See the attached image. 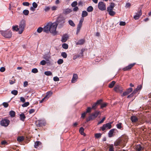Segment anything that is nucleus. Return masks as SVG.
Listing matches in <instances>:
<instances>
[{
	"mask_svg": "<svg viewBox=\"0 0 151 151\" xmlns=\"http://www.w3.org/2000/svg\"><path fill=\"white\" fill-rule=\"evenodd\" d=\"M26 26V21L24 19H22L19 23V27L17 25H16L12 27V29L14 31L17 32L19 31V33L20 34L24 30Z\"/></svg>",
	"mask_w": 151,
	"mask_h": 151,
	"instance_id": "1",
	"label": "nucleus"
},
{
	"mask_svg": "<svg viewBox=\"0 0 151 151\" xmlns=\"http://www.w3.org/2000/svg\"><path fill=\"white\" fill-rule=\"evenodd\" d=\"M65 22V19L64 17L63 16H59L55 22H56L57 26L58 25V27L61 28L62 27Z\"/></svg>",
	"mask_w": 151,
	"mask_h": 151,
	"instance_id": "2",
	"label": "nucleus"
},
{
	"mask_svg": "<svg viewBox=\"0 0 151 151\" xmlns=\"http://www.w3.org/2000/svg\"><path fill=\"white\" fill-rule=\"evenodd\" d=\"M1 35L4 37L8 38H10L12 36V32L10 30L0 31Z\"/></svg>",
	"mask_w": 151,
	"mask_h": 151,
	"instance_id": "3",
	"label": "nucleus"
},
{
	"mask_svg": "<svg viewBox=\"0 0 151 151\" xmlns=\"http://www.w3.org/2000/svg\"><path fill=\"white\" fill-rule=\"evenodd\" d=\"M50 32L52 34H56V29L57 26L56 22L53 23L50 22Z\"/></svg>",
	"mask_w": 151,
	"mask_h": 151,
	"instance_id": "4",
	"label": "nucleus"
},
{
	"mask_svg": "<svg viewBox=\"0 0 151 151\" xmlns=\"http://www.w3.org/2000/svg\"><path fill=\"white\" fill-rule=\"evenodd\" d=\"M10 122V121L6 119H4L1 120L0 122V124L2 126L7 127Z\"/></svg>",
	"mask_w": 151,
	"mask_h": 151,
	"instance_id": "5",
	"label": "nucleus"
},
{
	"mask_svg": "<svg viewBox=\"0 0 151 151\" xmlns=\"http://www.w3.org/2000/svg\"><path fill=\"white\" fill-rule=\"evenodd\" d=\"M112 123V122H110L103 125V126L101 127L102 131H104L106 129H110L112 127L111 124Z\"/></svg>",
	"mask_w": 151,
	"mask_h": 151,
	"instance_id": "6",
	"label": "nucleus"
},
{
	"mask_svg": "<svg viewBox=\"0 0 151 151\" xmlns=\"http://www.w3.org/2000/svg\"><path fill=\"white\" fill-rule=\"evenodd\" d=\"M98 8L101 11H104L106 9V5L105 3L101 1L99 2L98 4Z\"/></svg>",
	"mask_w": 151,
	"mask_h": 151,
	"instance_id": "7",
	"label": "nucleus"
},
{
	"mask_svg": "<svg viewBox=\"0 0 151 151\" xmlns=\"http://www.w3.org/2000/svg\"><path fill=\"white\" fill-rule=\"evenodd\" d=\"M100 112L97 111H95L93 113H92L89 116L90 118L93 120L96 119L100 114Z\"/></svg>",
	"mask_w": 151,
	"mask_h": 151,
	"instance_id": "8",
	"label": "nucleus"
},
{
	"mask_svg": "<svg viewBox=\"0 0 151 151\" xmlns=\"http://www.w3.org/2000/svg\"><path fill=\"white\" fill-rule=\"evenodd\" d=\"M83 20L84 19L83 18L82 19H81L79 21V23L77 26V31L76 32V34L77 35L80 32L81 28L82 27Z\"/></svg>",
	"mask_w": 151,
	"mask_h": 151,
	"instance_id": "9",
	"label": "nucleus"
},
{
	"mask_svg": "<svg viewBox=\"0 0 151 151\" xmlns=\"http://www.w3.org/2000/svg\"><path fill=\"white\" fill-rule=\"evenodd\" d=\"M114 90L117 92L122 93L123 89L122 87L119 85H116L114 88Z\"/></svg>",
	"mask_w": 151,
	"mask_h": 151,
	"instance_id": "10",
	"label": "nucleus"
},
{
	"mask_svg": "<svg viewBox=\"0 0 151 151\" xmlns=\"http://www.w3.org/2000/svg\"><path fill=\"white\" fill-rule=\"evenodd\" d=\"M135 64V63H134L129 65L128 66L123 68L122 70L124 71H126L130 70Z\"/></svg>",
	"mask_w": 151,
	"mask_h": 151,
	"instance_id": "11",
	"label": "nucleus"
},
{
	"mask_svg": "<svg viewBox=\"0 0 151 151\" xmlns=\"http://www.w3.org/2000/svg\"><path fill=\"white\" fill-rule=\"evenodd\" d=\"M50 22L47 24L43 28V31L44 32L46 33H48L50 31Z\"/></svg>",
	"mask_w": 151,
	"mask_h": 151,
	"instance_id": "12",
	"label": "nucleus"
},
{
	"mask_svg": "<svg viewBox=\"0 0 151 151\" xmlns=\"http://www.w3.org/2000/svg\"><path fill=\"white\" fill-rule=\"evenodd\" d=\"M133 91V89L131 88H130L126 90V91L124 92L123 93V96H125L127 95L131 92Z\"/></svg>",
	"mask_w": 151,
	"mask_h": 151,
	"instance_id": "13",
	"label": "nucleus"
},
{
	"mask_svg": "<svg viewBox=\"0 0 151 151\" xmlns=\"http://www.w3.org/2000/svg\"><path fill=\"white\" fill-rule=\"evenodd\" d=\"M42 145L41 142L39 141H36L35 143L34 147L36 148L38 147L40 148L42 147Z\"/></svg>",
	"mask_w": 151,
	"mask_h": 151,
	"instance_id": "14",
	"label": "nucleus"
},
{
	"mask_svg": "<svg viewBox=\"0 0 151 151\" xmlns=\"http://www.w3.org/2000/svg\"><path fill=\"white\" fill-rule=\"evenodd\" d=\"M142 14V10L140 9L139 10V13L136 14L134 16V18L135 20H137L139 19L140 16Z\"/></svg>",
	"mask_w": 151,
	"mask_h": 151,
	"instance_id": "15",
	"label": "nucleus"
},
{
	"mask_svg": "<svg viewBox=\"0 0 151 151\" xmlns=\"http://www.w3.org/2000/svg\"><path fill=\"white\" fill-rule=\"evenodd\" d=\"M117 130L115 129H111L109 132L108 133V137H111L114 136L113 134L115 130Z\"/></svg>",
	"mask_w": 151,
	"mask_h": 151,
	"instance_id": "16",
	"label": "nucleus"
},
{
	"mask_svg": "<svg viewBox=\"0 0 151 151\" xmlns=\"http://www.w3.org/2000/svg\"><path fill=\"white\" fill-rule=\"evenodd\" d=\"M78 77V76L76 74H74L71 80V82L72 83H75L77 81Z\"/></svg>",
	"mask_w": 151,
	"mask_h": 151,
	"instance_id": "17",
	"label": "nucleus"
},
{
	"mask_svg": "<svg viewBox=\"0 0 151 151\" xmlns=\"http://www.w3.org/2000/svg\"><path fill=\"white\" fill-rule=\"evenodd\" d=\"M68 35H63L62 37L61 41L62 42H65L68 40Z\"/></svg>",
	"mask_w": 151,
	"mask_h": 151,
	"instance_id": "18",
	"label": "nucleus"
},
{
	"mask_svg": "<svg viewBox=\"0 0 151 151\" xmlns=\"http://www.w3.org/2000/svg\"><path fill=\"white\" fill-rule=\"evenodd\" d=\"M131 120L132 122L134 123L138 121V119L136 116H132L131 117Z\"/></svg>",
	"mask_w": 151,
	"mask_h": 151,
	"instance_id": "19",
	"label": "nucleus"
},
{
	"mask_svg": "<svg viewBox=\"0 0 151 151\" xmlns=\"http://www.w3.org/2000/svg\"><path fill=\"white\" fill-rule=\"evenodd\" d=\"M135 149L137 151H141L144 149V148L142 147L140 145H136Z\"/></svg>",
	"mask_w": 151,
	"mask_h": 151,
	"instance_id": "20",
	"label": "nucleus"
},
{
	"mask_svg": "<svg viewBox=\"0 0 151 151\" xmlns=\"http://www.w3.org/2000/svg\"><path fill=\"white\" fill-rule=\"evenodd\" d=\"M72 12L71 9L69 8H67L64 10L63 13L65 14H67Z\"/></svg>",
	"mask_w": 151,
	"mask_h": 151,
	"instance_id": "21",
	"label": "nucleus"
},
{
	"mask_svg": "<svg viewBox=\"0 0 151 151\" xmlns=\"http://www.w3.org/2000/svg\"><path fill=\"white\" fill-rule=\"evenodd\" d=\"M85 42L84 39H81L79 40L76 43V45H82Z\"/></svg>",
	"mask_w": 151,
	"mask_h": 151,
	"instance_id": "22",
	"label": "nucleus"
},
{
	"mask_svg": "<svg viewBox=\"0 0 151 151\" xmlns=\"http://www.w3.org/2000/svg\"><path fill=\"white\" fill-rule=\"evenodd\" d=\"M19 118L21 120L24 122L26 118V116L23 113H22L19 115Z\"/></svg>",
	"mask_w": 151,
	"mask_h": 151,
	"instance_id": "23",
	"label": "nucleus"
},
{
	"mask_svg": "<svg viewBox=\"0 0 151 151\" xmlns=\"http://www.w3.org/2000/svg\"><path fill=\"white\" fill-rule=\"evenodd\" d=\"M52 94V92L51 91L47 92L46 93V95L45 97V98L48 99L50 97Z\"/></svg>",
	"mask_w": 151,
	"mask_h": 151,
	"instance_id": "24",
	"label": "nucleus"
},
{
	"mask_svg": "<svg viewBox=\"0 0 151 151\" xmlns=\"http://www.w3.org/2000/svg\"><path fill=\"white\" fill-rule=\"evenodd\" d=\"M9 114L11 117H14L15 116V112L14 111L11 110L9 112Z\"/></svg>",
	"mask_w": 151,
	"mask_h": 151,
	"instance_id": "25",
	"label": "nucleus"
},
{
	"mask_svg": "<svg viewBox=\"0 0 151 151\" xmlns=\"http://www.w3.org/2000/svg\"><path fill=\"white\" fill-rule=\"evenodd\" d=\"M115 83V81H113L109 84L108 87H109V88H112L114 86Z\"/></svg>",
	"mask_w": 151,
	"mask_h": 151,
	"instance_id": "26",
	"label": "nucleus"
},
{
	"mask_svg": "<svg viewBox=\"0 0 151 151\" xmlns=\"http://www.w3.org/2000/svg\"><path fill=\"white\" fill-rule=\"evenodd\" d=\"M121 141L120 139H118L116 140L114 142V145L115 146H118L120 145L121 143Z\"/></svg>",
	"mask_w": 151,
	"mask_h": 151,
	"instance_id": "27",
	"label": "nucleus"
},
{
	"mask_svg": "<svg viewBox=\"0 0 151 151\" xmlns=\"http://www.w3.org/2000/svg\"><path fill=\"white\" fill-rule=\"evenodd\" d=\"M88 15V12L86 11H83L82 12V17L83 18L86 17Z\"/></svg>",
	"mask_w": 151,
	"mask_h": 151,
	"instance_id": "28",
	"label": "nucleus"
},
{
	"mask_svg": "<svg viewBox=\"0 0 151 151\" xmlns=\"http://www.w3.org/2000/svg\"><path fill=\"white\" fill-rule=\"evenodd\" d=\"M93 8L92 6H89L87 9V11L88 12H91L93 11Z\"/></svg>",
	"mask_w": 151,
	"mask_h": 151,
	"instance_id": "29",
	"label": "nucleus"
},
{
	"mask_svg": "<svg viewBox=\"0 0 151 151\" xmlns=\"http://www.w3.org/2000/svg\"><path fill=\"white\" fill-rule=\"evenodd\" d=\"M84 129L83 127H81L79 129V132L81 135L85 136V134L84 132Z\"/></svg>",
	"mask_w": 151,
	"mask_h": 151,
	"instance_id": "30",
	"label": "nucleus"
},
{
	"mask_svg": "<svg viewBox=\"0 0 151 151\" xmlns=\"http://www.w3.org/2000/svg\"><path fill=\"white\" fill-rule=\"evenodd\" d=\"M102 134L101 133H96L95 134V137L97 139L100 138H101Z\"/></svg>",
	"mask_w": 151,
	"mask_h": 151,
	"instance_id": "31",
	"label": "nucleus"
},
{
	"mask_svg": "<svg viewBox=\"0 0 151 151\" xmlns=\"http://www.w3.org/2000/svg\"><path fill=\"white\" fill-rule=\"evenodd\" d=\"M45 75L47 76H50L52 75V73L50 71H46L44 72Z\"/></svg>",
	"mask_w": 151,
	"mask_h": 151,
	"instance_id": "32",
	"label": "nucleus"
},
{
	"mask_svg": "<svg viewBox=\"0 0 151 151\" xmlns=\"http://www.w3.org/2000/svg\"><path fill=\"white\" fill-rule=\"evenodd\" d=\"M17 140L18 142H22L24 140V137L23 136L19 137L17 138Z\"/></svg>",
	"mask_w": 151,
	"mask_h": 151,
	"instance_id": "33",
	"label": "nucleus"
},
{
	"mask_svg": "<svg viewBox=\"0 0 151 151\" xmlns=\"http://www.w3.org/2000/svg\"><path fill=\"white\" fill-rule=\"evenodd\" d=\"M109 14L111 16H114L115 14L116 13L113 10L109 11L108 12Z\"/></svg>",
	"mask_w": 151,
	"mask_h": 151,
	"instance_id": "34",
	"label": "nucleus"
},
{
	"mask_svg": "<svg viewBox=\"0 0 151 151\" xmlns=\"http://www.w3.org/2000/svg\"><path fill=\"white\" fill-rule=\"evenodd\" d=\"M69 24L71 26L73 27H75V24L71 20H70L68 21Z\"/></svg>",
	"mask_w": 151,
	"mask_h": 151,
	"instance_id": "35",
	"label": "nucleus"
},
{
	"mask_svg": "<svg viewBox=\"0 0 151 151\" xmlns=\"http://www.w3.org/2000/svg\"><path fill=\"white\" fill-rule=\"evenodd\" d=\"M61 56L63 57L64 58H66L67 57V53L65 52H62L61 53Z\"/></svg>",
	"mask_w": 151,
	"mask_h": 151,
	"instance_id": "36",
	"label": "nucleus"
},
{
	"mask_svg": "<svg viewBox=\"0 0 151 151\" xmlns=\"http://www.w3.org/2000/svg\"><path fill=\"white\" fill-rule=\"evenodd\" d=\"M29 11L28 10L25 9L24 10L23 12V14L25 15H27L29 14Z\"/></svg>",
	"mask_w": 151,
	"mask_h": 151,
	"instance_id": "37",
	"label": "nucleus"
},
{
	"mask_svg": "<svg viewBox=\"0 0 151 151\" xmlns=\"http://www.w3.org/2000/svg\"><path fill=\"white\" fill-rule=\"evenodd\" d=\"M62 47L64 49H67L68 48V45L66 43H64L62 44Z\"/></svg>",
	"mask_w": 151,
	"mask_h": 151,
	"instance_id": "38",
	"label": "nucleus"
},
{
	"mask_svg": "<svg viewBox=\"0 0 151 151\" xmlns=\"http://www.w3.org/2000/svg\"><path fill=\"white\" fill-rule=\"evenodd\" d=\"M97 106H98V105L96 104V103H94L92 105V106L91 108L92 109H94V110H95L97 108Z\"/></svg>",
	"mask_w": 151,
	"mask_h": 151,
	"instance_id": "39",
	"label": "nucleus"
},
{
	"mask_svg": "<svg viewBox=\"0 0 151 151\" xmlns=\"http://www.w3.org/2000/svg\"><path fill=\"white\" fill-rule=\"evenodd\" d=\"M92 109L90 107H88L86 109V111L85 112V113L86 114L87 113H90L91 111V109Z\"/></svg>",
	"mask_w": 151,
	"mask_h": 151,
	"instance_id": "40",
	"label": "nucleus"
},
{
	"mask_svg": "<svg viewBox=\"0 0 151 151\" xmlns=\"http://www.w3.org/2000/svg\"><path fill=\"white\" fill-rule=\"evenodd\" d=\"M18 93V91L16 90H13L11 91V93L14 95H17Z\"/></svg>",
	"mask_w": 151,
	"mask_h": 151,
	"instance_id": "41",
	"label": "nucleus"
},
{
	"mask_svg": "<svg viewBox=\"0 0 151 151\" xmlns=\"http://www.w3.org/2000/svg\"><path fill=\"white\" fill-rule=\"evenodd\" d=\"M43 29L42 27H39L37 30V31L38 32L40 33L43 30Z\"/></svg>",
	"mask_w": 151,
	"mask_h": 151,
	"instance_id": "42",
	"label": "nucleus"
},
{
	"mask_svg": "<svg viewBox=\"0 0 151 151\" xmlns=\"http://www.w3.org/2000/svg\"><path fill=\"white\" fill-rule=\"evenodd\" d=\"M77 2L76 1H74L71 4L72 7H74L76 6L77 5Z\"/></svg>",
	"mask_w": 151,
	"mask_h": 151,
	"instance_id": "43",
	"label": "nucleus"
},
{
	"mask_svg": "<svg viewBox=\"0 0 151 151\" xmlns=\"http://www.w3.org/2000/svg\"><path fill=\"white\" fill-rule=\"evenodd\" d=\"M29 103L28 102H27L24 103L22 105V106L23 107H26L27 106L29 105Z\"/></svg>",
	"mask_w": 151,
	"mask_h": 151,
	"instance_id": "44",
	"label": "nucleus"
},
{
	"mask_svg": "<svg viewBox=\"0 0 151 151\" xmlns=\"http://www.w3.org/2000/svg\"><path fill=\"white\" fill-rule=\"evenodd\" d=\"M63 62V60L61 59H59L57 61L59 65L62 64Z\"/></svg>",
	"mask_w": 151,
	"mask_h": 151,
	"instance_id": "45",
	"label": "nucleus"
},
{
	"mask_svg": "<svg viewBox=\"0 0 151 151\" xmlns=\"http://www.w3.org/2000/svg\"><path fill=\"white\" fill-rule=\"evenodd\" d=\"M38 72V70L37 68H34L32 69V72L35 73Z\"/></svg>",
	"mask_w": 151,
	"mask_h": 151,
	"instance_id": "46",
	"label": "nucleus"
},
{
	"mask_svg": "<svg viewBox=\"0 0 151 151\" xmlns=\"http://www.w3.org/2000/svg\"><path fill=\"white\" fill-rule=\"evenodd\" d=\"M142 86L141 85H138L137 88L135 89L136 90H137L138 91H139L140 90L142 89Z\"/></svg>",
	"mask_w": 151,
	"mask_h": 151,
	"instance_id": "47",
	"label": "nucleus"
},
{
	"mask_svg": "<svg viewBox=\"0 0 151 151\" xmlns=\"http://www.w3.org/2000/svg\"><path fill=\"white\" fill-rule=\"evenodd\" d=\"M122 123H120L117 124L116 125V126L118 129H121V128H122Z\"/></svg>",
	"mask_w": 151,
	"mask_h": 151,
	"instance_id": "48",
	"label": "nucleus"
},
{
	"mask_svg": "<svg viewBox=\"0 0 151 151\" xmlns=\"http://www.w3.org/2000/svg\"><path fill=\"white\" fill-rule=\"evenodd\" d=\"M102 101V100L101 99L98 100L96 103L98 106L101 104Z\"/></svg>",
	"mask_w": 151,
	"mask_h": 151,
	"instance_id": "49",
	"label": "nucleus"
},
{
	"mask_svg": "<svg viewBox=\"0 0 151 151\" xmlns=\"http://www.w3.org/2000/svg\"><path fill=\"white\" fill-rule=\"evenodd\" d=\"M2 105L5 108H7L9 106L8 103L5 102H3L2 103Z\"/></svg>",
	"mask_w": 151,
	"mask_h": 151,
	"instance_id": "50",
	"label": "nucleus"
},
{
	"mask_svg": "<svg viewBox=\"0 0 151 151\" xmlns=\"http://www.w3.org/2000/svg\"><path fill=\"white\" fill-rule=\"evenodd\" d=\"M50 9V7L49 6H46L44 9L45 12H47Z\"/></svg>",
	"mask_w": 151,
	"mask_h": 151,
	"instance_id": "51",
	"label": "nucleus"
},
{
	"mask_svg": "<svg viewBox=\"0 0 151 151\" xmlns=\"http://www.w3.org/2000/svg\"><path fill=\"white\" fill-rule=\"evenodd\" d=\"M79 57H81L80 55L79 54H77L75 55H74L73 57V59L75 60L77 58H78Z\"/></svg>",
	"mask_w": 151,
	"mask_h": 151,
	"instance_id": "52",
	"label": "nucleus"
},
{
	"mask_svg": "<svg viewBox=\"0 0 151 151\" xmlns=\"http://www.w3.org/2000/svg\"><path fill=\"white\" fill-rule=\"evenodd\" d=\"M109 6L113 9L115 6V4L114 3L112 2L110 4V5Z\"/></svg>",
	"mask_w": 151,
	"mask_h": 151,
	"instance_id": "53",
	"label": "nucleus"
},
{
	"mask_svg": "<svg viewBox=\"0 0 151 151\" xmlns=\"http://www.w3.org/2000/svg\"><path fill=\"white\" fill-rule=\"evenodd\" d=\"M105 119V117H104L103 119L99 122H98V124H100L102 123Z\"/></svg>",
	"mask_w": 151,
	"mask_h": 151,
	"instance_id": "54",
	"label": "nucleus"
},
{
	"mask_svg": "<svg viewBox=\"0 0 151 151\" xmlns=\"http://www.w3.org/2000/svg\"><path fill=\"white\" fill-rule=\"evenodd\" d=\"M42 125H45V124H42V122L41 121H39L38 124L37 125V126L38 127H40L41 126H42Z\"/></svg>",
	"mask_w": 151,
	"mask_h": 151,
	"instance_id": "55",
	"label": "nucleus"
},
{
	"mask_svg": "<svg viewBox=\"0 0 151 151\" xmlns=\"http://www.w3.org/2000/svg\"><path fill=\"white\" fill-rule=\"evenodd\" d=\"M32 6L34 8H36L37 7L38 5L36 2H34L32 3Z\"/></svg>",
	"mask_w": 151,
	"mask_h": 151,
	"instance_id": "56",
	"label": "nucleus"
},
{
	"mask_svg": "<svg viewBox=\"0 0 151 151\" xmlns=\"http://www.w3.org/2000/svg\"><path fill=\"white\" fill-rule=\"evenodd\" d=\"M22 4L24 6H28L29 5V3L27 2H24L22 3Z\"/></svg>",
	"mask_w": 151,
	"mask_h": 151,
	"instance_id": "57",
	"label": "nucleus"
},
{
	"mask_svg": "<svg viewBox=\"0 0 151 151\" xmlns=\"http://www.w3.org/2000/svg\"><path fill=\"white\" fill-rule=\"evenodd\" d=\"M46 64V62L45 60H42L40 62V64L42 65H44Z\"/></svg>",
	"mask_w": 151,
	"mask_h": 151,
	"instance_id": "58",
	"label": "nucleus"
},
{
	"mask_svg": "<svg viewBox=\"0 0 151 151\" xmlns=\"http://www.w3.org/2000/svg\"><path fill=\"white\" fill-rule=\"evenodd\" d=\"M53 80L55 81H59V79L58 77L55 76L53 78Z\"/></svg>",
	"mask_w": 151,
	"mask_h": 151,
	"instance_id": "59",
	"label": "nucleus"
},
{
	"mask_svg": "<svg viewBox=\"0 0 151 151\" xmlns=\"http://www.w3.org/2000/svg\"><path fill=\"white\" fill-rule=\"evenodd\" d=\"M126 22H124L121 21L120 22L119 25L121 26H124L126 25Z\"/></svg>",
	"mask_w": 151,
	"mask_h": 151,
	"instance_id": "60",
	"label": "nucleus"
},
{
	"mask_svg": "<svg viewBox=\"0 0 151 151\" xmlns=\"http://www.w3.org/2000/svg\"><path fill=\"white\" fill-rule=\"evenodd\" d=\"M5 70V68L4 67H1L0 69V71L1 72H4Z\"/></svg>",
	"mask_w": 151,
	"mask_h": 151,
	"instance_id": "61",
	"label": "nucleus"
},
{
	"mask_svg": "<svg viewBox=\"0 0 151 151\" xmlns=\"http://www.w3.org/2000/svg\"><path fill=\"white\" fill-rule=\"evenodd\" d=\"M106 104L105 103L101 104V108L102 109L104 107H105L106 106Z\"/></svg>",
	"mask_w": 151,
	"mask_h": 151,
	"instance_id": "62",
	"label": "nucleus"
},
{
	"mask_svg": "<svg viewBox=\"0 0 151 151\" xmlns=\"http://www.w3.org/2000/svg\"><path fill=\"white\" fill-rule=\"evenodd\" d=\"M20 100L22 102L24 103V102L25 101V99L24 98L22 97H20Z\"/></svg>",
	"mask_w": 151,
	"mask_h": 151,
	"instance_id": "63",
	"label": "nucleus"
},
{
	"mask_svg": "<svg viewBox=\"0 0 151 151\" xmlns=\"http://www.w3.org/2000/svg\"><path fill=\"white\" fill-rule=\"evenodd\" d=\"M78 7L76 6L74 7V8L73 9V11L76 12L78 10Z\"/></svg>",
	"mask_w": 151,
	"mask_h": 151,
	"instance_id": "64",
	"label": "nucleus"
}]
</instances>
